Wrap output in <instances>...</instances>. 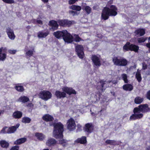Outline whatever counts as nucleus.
Instances as JSON below:
<instances>
[{
  "instance_id": "obj_20",
  "label": "nucleus",
  "mask_w": 150,
  "mask_h": 150,
  "mask_svg": "<svg viewBox=\"0 0 150 150\" xmlns=\"http://www.w3.org/2000/svg\"><path fill=\"white\" fill-rule=\"evenodd\" d=\"M105 84V81L101 80L98 83V85L97 86V88L98 89H99L102 91H104L106 88L104 87V85Z\"/></svg>"
},
{
  "instance_id": "obj_28",
  "label": "nucleus",
  "mask_w": 150,
  "mask_h": 150,
  "mask_svg": "<svg viewBox=\"0 0 150 150\" xmlns=\"http://www.w3.org/2000/svg\"><path fill=\"white\" fill-rule=\"evenodd\" d=\"M144 99L142 97L140 96L136 97L134 99V102L137 104H139L141 103L143 101Z\"/></svg>"
},
{
  "instance_id": "obj_61",
  "label": "nucleus",
  "mask_w": 150,
  "mask_h": 150,
  "mask_svg": "<svg viewBox=\"0 0 150 150\" xmlns=\"http://www.w3.org/2000/svg\"><path fill=\"white\" fill-rule=\"evenodd\" d=\"M148 39L149 42L150 41V37H149L148 38Z\"/></svg>"
},
{
  "instance_id": "obj_42",
  "label": "nucleus",
  "mask_w": 150,
  "mask_h": 150,
  "mask_svg": "<svg viewBox=\"0 0 150 150\" xmlns=\"http://www.w3.org/2000/svg\"><path fill=\"white\" fill-rule=\"evenodd\" d=\"M34 23L38 24H40L42 25L43 24V22L42 21L40 20L34 19L33 20Z\"/></svg>"
},
{
  "instance_id": "obj_45",
  "label": "nucleus",
  "mask_w": 150,
  "mask_h": 150,
  "mask_svg": "<svg viewBox=\"0 0 150 150\" xmlns=\"http://www.w3.org/2000/svg\"><path fill=\"white\" fill-rule=\"evenodd\" d=\"M78 0H69L68 1V3L69 4H73Z\"/></svg>"
},
{
  "instance_id": "obj_6",
  "label": "nucleus",
  "mask_w": 150,
  "mask_h": 150,
  "mask_svg": "<svg viewBox=\"0 0 150 150\" xmlns=\"http://www.w3.org/2000/svg\"><path fill=\"white\" fill-rule=\"evenodd\" d=\"M139 49V47L138 46L131 44L129 42H127L123 47V50L125 52L131 51H133L135 52H138Z\"/></svg>"
},
{
  "instance_id": "obj_53",
  "label": "nucleus",
  "mask_w": 150,
  "mask_h": 150,
  "mask_svg": "<svg viewBox=\"0 0 150 150\" xmlns=\"http://www.w3.org/2000/svg\"><path fill=\"white\" fill-rule=\"evenodd\" d=\"M146 46L147 47H149V46H150V42H149L148 43H147L146 44Z\"/></svg>"
},
{
  "instance_id": "obj_34",
  "label": "nucleus",
  "mask_w": 150,
  "mask_h": 150,
  "mask_svg": "<svg viewBox=\"0 0 150 150\" xmlns=\"http://www.w3.org/2000/svg\"><path fill=\"white\" fill-rule=\"evenodd\" d=\"M18 91L22 92L24 91V88L23 86H16L14 87Z\"/></svg>"
},
{
  "instance_id": "obj_38",
  "label": "nucleus",
  "mask_w": 150,
  "mask_h": 150,
  "mask_svg": "<svg viewBox=\"0 0 150 150\" xmlns=\"http://www.w3.org/2000/svg\"><path fill=\"white\" fill-rule=\"evenodd\" d=\"M147 39V38L141 37L138 38L137 39V40L139 43H141L145 42Z\"/></svg>"
},
{
  "instance_id": "obj_5",
  "label": "nucleus",
  "mask_w": 150,
  "mask_h": 150,
  "mask_svg": "<svg viewBox=\"0 0 150 150\" xmlns=\"http://www.w3.org/2000/svg\"><path fill=\"white\" fill-rule=\"evenodd\" d=\"M63 91L61 92L59 90H57L55 92L54 95L57 99L64 98L66 97V93L69 95L72 94H76V91L71 88L64 87L62 88Z\"/></svg>"
},
{
  "instance_id": "obj_22",
  "label": "nucleus",
  "mask_w": 150,
  "mask_h": 150,
  "mask_svg": "<svg viewBox=\"0 0 150 150\" xmlns=\"http://www.w3.org/2000/svg\"><path fill=\"white\" fill-rule=\"evenodd\" d=\"M121 142H117L115 140L107 139L105 141V143L111 145H119Z\"/></svg>"
},
{
  "instance_id": "obj_24",
  "label": "nucleus",
  "mask_w": 150,
  "mask_h": 150,
  "mask_svg": "<svg viewBox=\"0 0 150 150\" xmlns=\"http://www.w3.org/2000/svg\"><path fill=\"white\" fill-rule=\"evenodd\" d=\"M135 33L136 35L141 36L144 35L145 32L144 29L139 28L137 30L135 31Z\"/></svg>"
},
{
  "instance_id": "obj_39",
  "label": "nucleus",
  "mask_w": 150,
  "mask_h": 150,
  "mask_svg": "<svg viewBox=\"0 0 150 150\" xmlns=\"http://www.w3.org/2000/svg\"><path fill=\"white\" fill-rule=\"evenodd\" d=\"M6 58V54L5 53L0 54V61H4Z\"/></svg>"
},
{
  "instance_id": "obj_52",
  "label": "nucleus",
  "mask_w": 150,
  "mask_h": 150,
  "mask_svg": "<svg viewBox=\"0 0 150 150\" xmlns=\"http://www.w3.org/2000/svg\"><path fill=\"white\" fill-rule=\"evenodd\" d=\"M117 80H114L112 81V83L113 84H116L117 83Z\"/></svg>"
},
{
  "instance_id": "obj_40",
  "label": "nucleus",
  "mask_w": 150,
  "mask_h": 150,
  "mask_svg": "<svg viewBox=\"0 0 150 150\" xmlns=\"http://www.w3.org/2000/svg\"><path fill=\"white\" fill-rule=\"evenodd\" d=\"M75 37V41L76 42H78L80 41L83 40L80 38L78 35L75 34L74 35Z\"/></svg>"
},
{
  "instance_id": "obj_58",
  "label": "nucleus",
  "mask_w": 150,
  "mask_h": 150,
  "mask_svg": "<svg viewBox=\"0 0 150 150\" xmlns=\"http://www.w3.org/2000/svg\"><path fill=\"white\" fill-rule=\"evenodd\" d=\"M146 149L147 150H150V146L148 147Z\"/></svg>"
},
{
  "instance_id": "obj_17",
  "label": "nucleus",
  "mask_w": 150,
  "mask_h": 150,
  "mask_svg": "<svg viewBox=\"0 0 150 150\" xmlns=\"http://www.w3.org/2000/svg\"><path fill=\"white\" fill-rule=\"evenodd\" d=\"M6 32L8 37L12 40H14L16 35L14 34L13 30L10 27H8L6 29Z\"/></svg>"
},
{
  "instance_id": "obj_33",
  "label": "nucleus",
  "mask_w": 150,
  "mask_h": 150,
  "mask_svg": "<svg viewBox=\"0 0 150 150\" xmlns=\"http://www.w3.org/2000/svg\"><path fill=\"white\" fill-rule=\"evenodd\" d=\"M69 8L72 10L80 11L81 9V7L79 6L72 5L69 7Z\"/></svg>"
},
{
  "instance_id": "obj_9",
  "label": "nucleus",
  "mask_w": 150,
  "mask_h": 150,
  "mask_svg": "<svg viewBox=\"0 0 150 150\" xmlns=\"http://www.w3.org/2000/svg\"><path fill=\"white\" fill-rule=\"evenodd\" d=\"M91 59L94 67H99L101 65V57L99 55H92Z\"/></svg>"
},
{
  "instance_id": "obj_18",
  "label": "nucleus",
  "mask_w": 150,
  "mask_h": 150,
  "mask_svg": "<svg viewBox=\"0 0 150 150\" xmlns=\"http://www.w3.org/2000/svg\"><path fill=\"white\" fill-rule=\"evenodd\" d=\"M49 33L50 31L48 30H42L39 31L38 33L37 36L39 38H45L47 36Z\"/></svg>"
},
{
  "instance_id": "obj_37",
  "label": "nucleus",
  "mask_w": 150,
  "mask_h": 150,
  "mask_svg": "<svg viewBox=\"0 0 150 150\" xmlns=\"http://www.w3.org/2000/svg\"><path fill=\"white\" fill-rule=\"evenodd\" d=\"M122 79L124 81L125 83H128V81L127 79V75L126 74H122L121 75Z\"/></svg>"
},
{
  "instance_id": "obj_62",
  "label": "nucleus",
  "mask_w": 150,
  "mask_h": 150,
  "mask_svg": "<svg viewBox=\"0 0 150 150\" xmlns=\"http://www.w3.org/2000/svg\"><path fill=\"white\" fill-rule=\"evenodd\" d=\"M43 150H49V149H44Z\"/></svg>"
},
{
  "instance_id": "obj_26",
  "label": "nucleus",
  "mask_w": 150,
  "mask_h": 150,
  "mask_svg": "<svg viewBox=\"0 0 150 150\" xmlns=\"http://www.w3.org/2000/svg\"><path fill=\"white\" fill-rule=\"evenodd\" d=\"M43 120L46 121H50L53 120V117L49 114H46L44 115L42 117Z\"/></svg>"
},
{
  "instance_id": "obj_56",
  "label": "nucleus",
  "mask_w": 150,
  "mask_h": 150,
  "mask_svg": "<svg viewBox=\"0 0 150 150\" xmlns=\"http://www.w3.org/2000/svg\"><path fill=\"white\" fill-rule=\"evenodd\" d=\"M43 2H44V3H46V2H47L48 1V0H42Z\"/></svg>"
},
{
  "instance_id": "obj_13",
  "label": "nucleus",
  "mask_w": 150,
  "mask_h": 150,
  "mask_svg": "<svg viewBox=\"0 0 150 150\" xmlns=\"http://www.w3.org/2000/svg\"><path fill=\"white\" fill-rule=\"evenodd\" d=\"M94 126L91 123L86 124L83 130L86 134H89L92 133L94 129Z\"/></svg>"
},
{
  "instance_id": "obj_51",
  "label": "nucleus",
  "mask_w": 150,
  "mask_h": 150,
  "mask_svg": "<svg viewBox=\"0 0 150 150\" xmlns=\"http://www.w3.org/2000/svg\"><path fill=\"white\" fill-rule=\"evenodd\" d=\"M77 127L79 128V129H77V130L78 131H80L81 129L80 128L81 127V126L79 125H77Z\"/></svg>"
},
{
  "instance_id": "obj_27",
  "label": "nucleus",
  "mask_w": 150,
  "mask_h": 150,
  "mask_svg": "<svg viewBox=\"0 0 150 150\" xmlns=\"http://www.w3.org/2000/svg\"><path fill=\"white\" fill-rule=\"evenodd\" d=\"M22 115V113L18 111L15 112L13 114V117L16 119L21 118Z\"/></svg>"
},
{
  "instance_id": "obj_35",
  "label": "nucleus",
  "mask_w": 150,
  "mask_h": 150,
  "mask_svg": "<svg viewBox=\"0 0 150 150\" xmlns=\"http://www.w3.org/2000/svg\"><path fill=\"white\" fill-rule=\"evenodd\" d=\"M31 120V119L27 117H23L22 119V122L23 123H29L30 122Z\"/></svg>"
},
{
  "instance_id": "obj_14",
  "label": "nucleus",
  "mask_w": 150,
  "mask_h": 150,
  "mask_svg": "<svg viewBox=\"0 0 150 150\" xmlns=\"http://www.w3.org/2000/svg\"><path fill=\"white\" fill-rule=\"evenodd\" d=\"M58 23L61 26L69 27L72 24V21L67 19L59 20L58 21Z\"/></svg>"
},
{
  "instance_id": "obj_19",
  "label": "nucleus",
  "mask_w": 150,
  "mask_h": 150,
  "mask_svg": "<svg viewBox=\"0 0 150 150\" xmlns=\"http://www.w3.org/2000/svg\"><path fill=\"white\" fill-rule=\"evenodd\" d=\"M57 141L54 139L50 138L47 140L46 144L49 146H55L57 143Z\"/></svg>"
},
{
  "instance_id": "obj_11",
  "label": "nucleus",
  "mask_w": 150,
  "mask_h": 150,
  "mask_svg": "<svg viewBox=\"0 0 150 150\" xmlns=\"http://www.w3.org/2000/svg\"><path fill=\"white\" fill-rule=\"evenodd\" d=\"M75 48V51L78 57L81 59H83L84 56L83 46L82 45H78L76 46Z\"/></svg>"
},
{
  "instance_id": "obj_29",
  "label": "nucleus",
  "mask_w": 150,
  "mask_h": 150,
  "mask_svg": "<svg viewBox=\"0 0 150 150\" xmlns=\"http://www.w3.org/2000/svg\"><path fill=\"white\" fill-rule=\"evenodd\" d=\"M35 136L39 140L42 141L45 138V136L42 133L36 132L35 134Z\"/></svg>"
},
{
  "instance_id": "obj_23",
  "label": "nucleus",
  "mask_w": 150,
  "mask_h": 150,
  "mask_svg": "<svg viewBox=\"0 0 150 150\" xmlns=\"http://www.w3.org/2000/svg\"><path fill=\"white\" fill-rule=\"evenodd\" d=\"M123 89L125 91H131L133 88V86L129 84H127L124 85L122 86Z\"/></svg>"
},
{
  "instance_id": "obj_21",
  "label": "nucleus",
  "mask_w": 150,
  "mask_h": 150,
  "mask_svg": "<svg viewBox=\"0 0 150 150\" xmlns=\"http://www.w3.org/2000/svg\"><path fill=\"white\" fill-rule=\"evenodd\" d=\"M74 142L75 143H80L82 144H85L87 142L86 138L85 136H82L81 138H78Z\"/></svg>"
},
{
  "instance_id": "obj_54",
  "label": "nucleus",
  "mask_w": 150,
  "mask_h": 150,
  "mask_svg": "<svg viewBox=\"0 0 150 150\" xmlns=\"http://www.w3.org/2000/svg\"><path fill=\"white\" fill-rule=\"evenodd\" d=\"M90 111L91 112V114L93 116L95 115V114L94 112H92L91 110H90Z\"/></svg>"
},
{
  "instance_id": "obj_59",
  "label": "nucleus",
  "mask_w": 150,
  "mask_h": 150,
  "mask_svg": "<svg viewBox=\"0 0 150 150\" xmlns=\"http://www.w3.org/2000/svg\"><path fill=\"white\" fill-rule=\"evenodd\" d=\"M136 67H137V66H136V64H135L134 65V66H133V67L134 68V69H135Z\"/></svg>"
},
{
  "instance_id": "obj_15",
  "label": "nucleus",
  "mask_w": 150,
  "mask_h": 150,
  "mask_svg": "<svg viewBox=\"0 0 150 150\" xmlns=\"http://www.w3.org/2000/svg\"><path fill=\"white\" fill-rule=\"evenodd\" d=\"M48 25L50 27L49 28L50 30L54 31L58 29L59 25L57 21L55 20L50 21Z\"/></svg>"
},
{
  "instance_id": "obj_41",
  "label": "nucleus",
  "mask_w": 150,
  "mask_h": 150,
  "mask_svg": "<svg viewBox=\"0 0 150 150\" xmlns=\"http://www.w3.org/2000/svg\"><path fill=\"white\" fill-rule=\"evenodd\" d=\"M33 55V52L32 50H29L26 52L25 53L26 56L30 57Z\"/></svg>"
},
{
  "instance_id": "obj_3",
  "label": "nucleus",
  "mask_w": 150,
  "mask_h": 150,
  "mask_svg": "<svg viewBox=\"0 0 150 150\" xmlns=\"http://www.w3.org/2000/svg\"><path fill=\"white\" fill-rule=\"evenodd\" d=\"M53 131V137L57 139H62L59 140V144H61L64 147L68 145V141L62 139L63 135V132L64 131L63 125L60 122L57 123L54 125Z\"/></svg>"
},
{
  "instance_id": "obj_55",
  "label": "nucleus",
  "mask_w": 150,
  "mask_h": 150,
  "mask_svg": "<svg viewBox=\"0 0 150 150\" xmlns=\"http://www.w3.org/2000/svg\"><path fill=\"white\" fill-rule=\"evenodd\" d=\"M146 74L147 75H150V71H147L146 72Z\"/></svg>"
},
{
  "instance_id": "obj_16",
  "label": "nucleus",
  "mask_w": 150,
  "mask_h": 150,
  "mask_svg": "<svg viewBox=\"0 0 150 150\" xmlns=\"http://www.w3.org/2000/svg\"><path fill=\"white\" fill-rule=\"evenodd\" d=\"M67 128L70 131H72L74 130L76 127V125L75 121L72 118L69 119L67 122Z\"/></svg>"
},
{
  "instance_id": "obj_43",
  "label": "nucleus",
  "mask_w": 150,
  "mask_h": 150,
  "mask_svg": "<svg viewBox=\"0 0 150 150\" xmlns=\"http://www.w3.org/2000/svg\"><path fill=\"white\" fill-rule=\"evenodd\" d=\"M4 2L9 4H11L14 3V1L13 0H2Z\"/></svg>"
},
{
  "instance_id": "obj_50",
  "label": "nucleus",
  "mask_w": 150,
  "mask_h": 150,
  "mask_svg": "<svg viewBox=\"0 0 150 150\" xmlns=\"http://www.w3.org/2000/svg\"><path fill=\"white\" fill-rule=\"evenodd\" d=\"M27 106L28 107L32 108L33 107V105L32 103H29L27 105Z\"/></svg>"
},
{
  "instance_id": "obj_2",
  "label": "nucleus",
  "mask_w": 150,
  "mask_h": 150,
  "mask_svg": "<svg viewBox=\"0 0 150 150\" xmlns=\"http://www.w3.org/2000/svg\"><path fill=\"white\" fill-rule=\"evenodd\" d=\"M133 112L134 113L130 117V120H134L142 118L143 114L141 112L145 113L150 112V108L147 104H141L138 107L134 108Z\"/></svg>"
},
{
  "instance_id": "obj_44",
  "label": "nucleus",
  "mask_w": 150,
  "mask_h": 150,
  "mask_svg": "<svg viewBox=\"0 0 150 150\" xmlns=\"http://www.w3.org/2000/svg\"><path fill=\"white\" fill-rule=\"evenodd\" d=\"M69 13L70 14H72L73 16L78 15L79 14V13H77V11L72 10L69 11Z\"/></svg>"
},
{
  "instance_id": "obj_47",
  "label": "nucleus",
  "mask_w": 150,
  "mask_h": 150,
  "mask_svg": "<svg viewBox=\"0 0 150 150\" xmlns=\"http://www.w3.org/2000/svg\"><path fill=\"white\" fill-rule=\"evenodd\" d=\"M19 146H18L16 145L13 146L10 150H18Z\"/></svg>"
},
{
  "instance_id": "obj_60",
  "label": "nucleus",
  "mask_w": 150,
  "mask_h": 150,
  "mask_svg": "<svg viewBox=\"0 0 150 150\" xmlns=\"http://www.w3.org/2000/svg\"><path fill=\"white\" fill-rule=\"evenodd\" d=\"M105 110V109H102L100 111V112H102V111H103V110Z\"/></svg>"
},
{
  "instance_id": "obj_25",
  "label": "nucleus",
  "mask_w": 150,
  "mask_h": 150,
  "mask_svg": "<svg viewBox=\"0 0 150 150\" xmlns=\"http://www.w3.org/2000/svg\"><path fill=\"white\" fill-rule=\"evenodd\" d=\"M27 140L26 138H21L17 139L14 143V144L19 145L25 142Z\"/></svg>"
},
{
  "instance_id": "obj_30",
  "label": "nucleus",
  "mask_w": 150,
  "mask_h": 150,
  "mask_svg": "<svg viewBox=\"0 0 150 150\" xmlns=\"http://www.w3.org/2000/svg\"><path fill=\"white\" fill-rule=\"evenodd\" d=\"M135 78L139 82H140L141 81L142 78L141 76V71L140 70L139 71V69H137L136 73Z\"/></svg>"
},
{
  "instance_id": "obj_8",
  "label": "nucleus",
  "mask_w": 150,
  "mask_h": 150,
  "mask_svg": "<svg viewBox=\"0 0 150 150\" xmlns=\"http://www.w3.org/2000/svg\"><path fill=\"white\" fill-rule=\"evenodd\" d=\"M19 124L18 123L16 125L12 126L9 128L7 127H5L3 128L0 132L1 133L3 134L13 133L19 127Z\"/></svg>"
},
{
  "instance_id": "obj_49",
  "label": "nucleus",
  "mask_w": 150,
  "mask_h": 150,
  "mask_svg": "<svg viewBox=\"0 0 150 150\" xmlns=\"http://www.w3.org/2000/svg\"><path fill=\"white\" fill-rule=\"evenodd\" d=\"M146 98L150 100V90L147 92L146 94Z\"/></svg>"
},
{
  "instance_id": "obj_12",
  "label": "nucleus",
  "mask_w": 150,
  "mask_h": 150,
  "mask_svg": "<svg viewBox=\"0 0 150 150\" xmlns=\"http://www.w3.org/2000/svg\"><path fill=\"white\" fill-rule=\"evenodd\" d=\"M103 96L99 91L95 92V93L92 94L91 99L92 102L95 103L98 101L102 98Z\"/></svg>"
},
{
  "instance_id": "obj_48",
  "label": "nucleus",
  "mask_w": 150,
  "mask_h": 150,
  "mask_svg": "<svg viewBox=\"0 0 150 150\" xmlns=\"http://www.w3.org/2000/svg\"><path fill=\"white\" fill-rule=\"evenodd\" d=\"M8 52L10 54H14L16 53V50H9Z\"/></svg>"
},
{
  "instance_id": "obj_10",
  "label": "nucleus",
  "mask_w": 150,
  "mask_h": 150,
  "mask_svg": "<svg viewBox=\"0 0 150 150\" xmlns=\"http://www.w3.org/2000/svg\"><path fill=\"white\" fill-rule=\"evenodd\" d=\"M52 94L48 91H42L39 93L40 98L45 100L46 101L52 97Z\"/></svg>"
},
{
  "instance_id": "obj_1",
  "label": "nucleus",
  "mask_w": 150,
  "mask_h": 150,
  "mask_svg": "<svg viewBox=\"0 0 150 150\" xmlns=\"http://www.w3.org/2000/svg\"><path fill=\"white\" fill-rule=\"evenodd\" d=\"M113 0H110L107 5V6L103 9L101 14V19L105 21L110 16H115L117 14V8L114 5H109L112 4Z\"/></svg>"
},
{
  "instance_id": "obj_7",
  "label": "nucleus",
  "mask_w": 150,
  "mask_h": 150,
  "mask_svg": "<svg viewBox=\"0 0 150 150\" xmlns=\"http://www.w3.org/2000/svg\"><path fill=\"white\" fill-rule=\"evenodd\" d=\"M112 60L115 65L120 66H126L128 62L125 59L122 57H115L112 58Z\"/></svg>"
},
{
  "instance_id": "obj_63",
  "label": "nucleus",
  "mask_w": 150,
  "mask_h": 150,
  "mask_svg": "<svg viewBox=\"0 0 150 150\" xmlns=\"http://www.w3.org/2000/svg\"><path fill=\"white\" fill-rule=\"evenodd\" d=\"M24 51L25 52H26L27 51V50H26L25 48V49L24 50Z\"/></svg>"
},
{
  "instance_id": "obj_46",
  "label": "nucleus",
  "mask_w": 150,
  "mask_h": 150,
  "mask_svg": "<svg viewBox=\"0 0 150 150\" xmlns=\"http://www.w3.org/2000/svg\"><path fill=\"white\" fill-rule=\"evenodd\" d=\"M142 69L143 70H145L147 68V65L146 64L145 62H143L142 63Z\"/></svg>"
},
{
  "instance_id": "obj_36",
  "label": "nucleus",
  "mask_w": 150,
  "mask_h": 150,
  "mask_svg": "<svg viewBox=\"0 0 150 150\" xmlns=\"http://www.w3.org/2000/svg\"><path fill=\"white\" fill-rule=\"evenodd\" d=\"M84 10L86 12L87 14H89L91 12V8L88 6H86L85 7Z\"/></svg>"
},
{
  "instance_id": "obj_64",
  "label": "nucleus",
  "mask_w": 150,
  "mask_h": 150,
  "mask_svg": "<svg viewBox=\"0 0 150 150\" xmlns=\"http://www.w3.org/2000/svg\"><path fill=\"white\" fill-rule=\"evenodd\" d=\"M58 150H62L61 149H59Z\"/></svg>"
},
{
  "instance_id": "obj_32",
  "label": "nucleus",
  "mask_w": 150,
  "mask_h": 150,
  "mask_svg": "<svg viewBox=\"0 0 150 150\" xmlns=\"http://www.w3.org/2000/svg\"><path fill=\"white\" fill-rule=\"evenodd\" d=\"M19 100L21 102L25 103L27 102L29 100V98L28 97L25 96H23L21 97L19 99Z\"/></svg>"
},
{
  "instance_id": "obj_57",
  "label": "nucleus",
  "mask_w": 150,
  "mask_h": 150,
  "mask_svg": "<svg viewBox=\"0 0 150 150\" xmlns=\"http://www.w3.org/2000/svg\"><path fill=\"white\" fill-rule=\"evenodd\" d=\"M2 48H0V54H1V53H2Z\"/></svg>"
},
{
  "instance_id": "obj_4",
  "label": "nucleus",
  "mask_w": 150,
  "mask_h": 150,
  "mask_svg": "<svg viewBox=\"0 0 150 150\" xmlns=\"http://www.w3.org/2000/svg\"><path fill=\"white\" fill-rule=\"evenodd\" d=\"M53 35L55 37L58 39L62 38L66 42L71 43L73 41L74 38L73 36L66 30H63L62 31H57L54 32Z\"/></svg>"
},
{
  "instance_id": "obj_31",
  "label": "nucleus",
  "mask_w": 150,
  "mask_h": 150,
  "mask_svg": "<svg viewBox=\"0 0 150 150\" xmlns=\"http://www.w3.org/2000/svg\"><path fill=\"white\" fill-rule=\"evenodd\" d=\"M0 144L1 147L4 148H7L9 146V143L5 140L0 141Z\"/></svg>"
}]
</instances>
